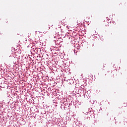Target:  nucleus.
I'll list each match as a JSON object with an SVG mask.
<instances>
[{"label": "nucleus", "mask_w": 127, "mask_h": 127, "mask_svg": "<svg viewBox=\"0 0 127 127\" xmlns=\"http://www.w3.org/2000/svg\"><path fill=\"white\" fill-rule=\"evenodd\" d=\"M106 26H107V27H109V25L107 24Z\"/></svg>", "instance_id": "f257e3e1"}, {"label": "nucleus", "mask_w": 127, "mask_h": 127, "mask_svg": "<svg viewBox=\"0 0 127 127\" xmlns=\"http://www.w3.org/2000/svg\"><path fill=\"white\" fill-rule=\"evenodd\" d=\"M108 24H109V22H107Z\"/></svg>", "instance_id": "f03ea898"}]
</instances>
